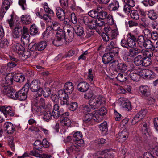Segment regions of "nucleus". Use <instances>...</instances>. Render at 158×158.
<instances>
[{"instance_id": "nucleus-1", "label": "nucleus", "mask_w": 158, "mask_h": 158, "mask_svg": "<svg viewBox=\"0 0 158 158\" xmlns=\"http://www.w3.org/2000/svg\"><path fill=\"white\" fill-rule=\"evenodd\" d=\"M65 36V32L64 30L60 29L58 30L56 34V38L52 42L53 44L56 46L61 45L64 40L67 41Z\"/></svg>"}, {"instance_id": "nucleus-2", "label": "nucleus", "mask_w": 158, "mask_h": 158, "mask_svg": "<svg viewBox=\"0 0 158 158\" xmlns=\"http://www.w3.org/2000/svg\"><path fill=\"white\" fill-rule=\"evenodd\" d=\"M105 102L104 99L100 96H96L90 99L88 103L93 110H95L99 108L100 105Z\"/></svg>"}, {"instance_id": "nucleus-3", "label": "nucleus", "mask_w": 158, "mask_h": 158, "mask_svg": "<svg viewBox=\"0 0 158 158\" xmlns=\"http://www.w3.org/2000/svg\"><path fill=\"white\" fill-rule=\"evenodd\" d=\"M2 87L1 90L3 93L9 97L14 99H15L16 92L12 87L10 86L5 85L4 83H1V85Z\"/></svg>"}, {"instance_id": "nucleus-4", "label": "nucleus", "mask_w": 158, "mask_h": 158, "mask_svg": "<svg viewBox=\"0 0 158 158\" xmlns=\"http://www.w3.org/2000/svg\"><path fill=\"white\" fill-rule=\"evenodd\" d=\"M111 64L115 71L124 72L127 69V66L125 63L119 61L117 60H113Z\"/></svg>"}, {"instance_id": "nucleus-5", "label": "nucleus", "mask_w": 158, "mask_h": 158, "mask_svg": "<svg viewBox=\"0 0 158 158\" xmlns=\"http://www.w3.org/2000/svg\"><path fill=\"white\" fill-rule=\"evenodd\" d=\"M117 51L116 50H113L112 52H109L105 53L103 56L102 61L103 63L105 64H107L112 60L114 58L115 56L118 55Z\"/></svg>"}, {"instance_id": "nucleus-6", "label": "nucleus", "mask_w": 158, "mask_h": 158, "mask_svg": "<svg viewBox=\"0 0 158 158\" xmlns=\"http://www.w3.org/2000/svg\"><path fill=\"white\" fill-rule=\"evenodd\" d=\"M0 111L3 113L6 117L8 115L13 117L15 114L14 109L10 106L6 107L5 106H0Z\"/></svg>"}, {"instance_id": "nucleus-7", "label": "nucleus", "mask_w": 158, "mask_h": 158, "mask_svg": "<svg viewBox=\"0 0 158 158\" xmlns=\"http://www.w3.org/2000/svg\"><path fill=\"white\" fill-rule=\"evenodd\" d=\"M147 112V110L144 109L139 111L133 119L132 121V124L134 125L140 121L145 116Z\"/></svg>"}, {"instance_id": "nucleus-8", "label": "nucleus", "mask_w": 158, "mask_h": 158, "mask_svg": "<svg viewBox=\"0 0 158 158\" xmlns=\"http://www.w3.org/2000/svg\"><path fill=\"white\" fill-rule=\"evenodd\" d=\"M147 112V110L144 109L139 111L133 119L132 121V124L134 125L140 121L145 116Z\"/></svg>"}, {"instance_id": "nucleus-9", "label": "nucleus", "mask_w": 158, "mask_h": 158, "mask_svg": "<svg viewBox=\"0 0 158 158\" xmlns=\"http://www.w3.org/2000/svg\"><path fill=\"white\" fill-rule=\"evenodd\" d=\"M147 112V110L144 109L139 111L133 119L132 121V124L134 125L140 121L145 116Z\"/></svg>"}, {"instance_id": "nucleus-10", "label": "nucleus", "mask_w": 158, "mask_h": 158, "mask_svg": "<svg viewBox=\"0 0 158 158\" xmlns=\"http://www.w3.org/2000/svg\"><path fill=\"white\" fill-rule=\"evenodd\" d=\"M136 41L123 39L121 42V45L125 48L128 49L129 48H132L135 46Z\"/></svg>"}, {"instance_id": "nucleus-11", "label": "nucleus", "mask_w": 158, "mask_h": 158, "mask_svg": "<svg viewBox=\"0 0 158 158\" xmlns=\"http://www.w3.org/2000/svg\"><path fill=\"white\" fill-rule=\"evenodd\" d=\"M139 94L143 98L149 97L151 95V90L147 85H141L139 88Z\"/></svg>"}, {"instance_id": "nucleus-12", "label": "nucleus", "mask_w": 158, "mask_h": 158, "mask_svg": "<svg viewBox=\"0 0 158 158\" xmlns=\"http://www.w3.org/2000/svg\"><path fill=\"white\" fill-rule=\"evenodd\" d=\"M14 28L13 36L14 38H18L22 35L23 28L21 24H17Z\"/></svg>"}, {"instance_id": "nucleus-13", "label": "nucleus", "mask_w": 158, "mask_h": 158, "mask_svg": "<svg viewBox=\"0 0 158 158\" xmlns=\"http://www.w3.org/2000/svg\"><path fill=\"white\" fill-rule=\"evenodd\" d=\"M40 83L38 80H34L30 83V90L32 92H39V89L41 88L40 87Z\"/></svg>"}, {"instance_id": "nucleus-14", "label": "nucleus", "mask_w": 158, "mask_h": 158, "mask_svg": "<svg viewBox=\"0 0 158 158\" xmlns=\"http://www.w3.org/2000/svg\"><path fill=\"white\" fill-rule=\"evenodd\" d=\"M136 54V52L133 49H130L129 51V52L127 54H124L125 55L123 58V59L125 61L130 62L131 61L132 58Z\"/></svg>"}, {"instance_id": "nucleus-15", "label": "nucleus", "mask_w": 158, "mask_h": 158, "mask_svg": "<svg viewBox=\"0 0 158 158\" xmlns=\"http://www.w3.org/2000/svg\"><path fill=\"white\" fill-rule=\"evenodd\" d=\"M4 128L8 134H11L14 133L15 128L13 124L10 122H5L3 125Z\"/></svg>"}, {"instance_id": "nucleus-16", "label": "nucleus", "mask_w": 158, "mask_h": 158, "mask_svg": "<svg viewBox=\"0 0 158 158\" xmlns=\"http://www.w3.org/2000/svg\"><path fill=\"white\" fill-rule=\"evenodd\" d=\"M83 121L85 123H90L91 120H94L96 122H98V120L96 117H94V115L92 114H85L82 118Z\"/></svg>"}, {"instance_id": "nucleus-17", "label": "nucleus", "mask_w": 158, "mask_h": 158, "mask_svg": "<svg viewBox=\"0 0 158 158\" xmlns=\"http://www.w3.org/2000/svg\"><path fill=\"white\" fill-rule=\"evenodd\" d=\"M79 148L75 144H72L69 145L66 148V151L67 153L69 155L73 153H75L79 152Z\"/></svg>"}, {"instance_id": "nucleus-18", "label": "nucleus", "mask_w": 158, "mask_h": 158, "mask_svg": "<svg viewBox=\"0 0 158 158\" xmlns=\"http://www.w3.org/2000/svg\"><path fill=\"white\" fill-rule=\"evenodd\" d=\"M89 88V84L86 82H80L77 85V89L81 92H85L88 90Z\"/></svg>"}, {"instance_id": "nucleus-19", "label": "nucleus", "mask_w": 158, "mask_h": 158, "mask_svg": "<svg viewBox=\"0 0 158 158\" xmlns=\"http://www.w3.org/2000/svg\"><path fill=\"white\" fill-rule=\"evenodd\" d=\"M119 5L118 2L116 0H114L107 7L110 11H115L118 10Z\"/></svg>"}, {"instance_id": "nucleus-20", "label": "nucleus", "mask_w": 158, "mask_h": 158, "mask_svg": "<svg viewBox=\"0 0 158 158\" xmlns=\"http://www.w3.org/2000/svg\"><path fill=\"white\" fill-rule=\"evenodd\" d=\"M64 90L65 92L70 94L74 90L73 85L70 82H66L64 86Z\"/></svg>"}, {"instance_id": "nucleus-21", "label": "nucleus", "mask_w": 158, "mask_h": 158, "mask_svg": "<svg viewBox=\"0 0 158 158\" xmlns=\"http://www.w3.org/2000/svg\"><path fill=\"white\" fill-rule=\"evenodd\" d=\"M56 14L58 18L61 21H63L65 18V13L62 8L57 7L56 10Z\"/></svg>"}, {"instance_id": "nucleus-22", "label": "nucleus", "mask_w": 158, "mask_h": 158, "mask_svg": "<svg viewBox=\"0 0 158 158\" xmlns=\"http://www.w3.org/2000/svg\"><path fill=\"white\" fill-rule=\"evenodd\" d=\"M31 110L33 111L37 112L40 115H42L46 112L45 106H32Z\"/></svg>"}, {"instance_id": "nucleus-23", "label": "nucleus", "mask_w": 158, "mask_h": 158, "mask_svg": "<svg viewBox=\"0 0 158 158\" xmlns=\"http://www.w3.org/2000/svg\"><path fill=\"white\" fill-rule=\"evenodd\" d=\"M33 48H35L36 50L41 51L45 49L47 45L46 42L45 41H42L34 45Z\"/></svg>"}, {"instance_id": "nucleus-24", "label": "nucleus", "mask_w": 158, "mask_h": 158, "mask_svg": "<svg viewBox=\"0 0 158 158\" xmlns=\"http://www.w3.org/2000/svg\"><path fill=\"white\" fill-rule=\"evenodd\" d=\"M27 93L25 92H23V89L16 92V98L15 99H18L20 101L25 100L27 98L26 95Z\"/></svg>"}, {"instance_id": "nucleus-25", "label": "nucleus", "mask_w": 158, "mask_h": 158, "mask_svg": "<svg viewBox=\"0 0 158 158\" xmlns=\"http://www.w3.org/2000/svg\"><path fill=\"white\" fill-rule=\"evenodd\" d=\"M61 113L59 110V107L58 105L55 104L54 105L53 111L52 114L53 117L55 118H59Z\"/></svg>"}, {"instance_id": "nucleus-26", "label": "nucleus", "mask_w": 158, "mask_h": 158, "mask_svg": "<svg viewBox=\"0 0 158 158\" xmlns=\"http://www.w3.org/2000/svg\"><path fill=\"white\" fill-rule=\"evenodd\" d=\"M129 78V74L127 73H119L116 77L117 79L120 82H124Z\"/></svg>"}, {"instance_id": "nucleus-27", "label": "nucleus", "mask_w": 158, "mask_h": 158, "mask_svg": "<svg viewBox=\"0 0 158 158\" xmlns=\"http://www.w3.org/2000/svg\"><path fill=\"white\" fill-rule=\"evenodd\" d=\"M10 6L9 1L8 0H5L2 3L0 15H3V13H6Z\"/></svg>"}, {"instance_id": "nucleus-28", "label": "nucleus", "mask_w": 158, "mask_h": 158, "mask_svg": "<svg viewBox=\"0 0 158 158\" xmlns=\"http://www.w3.org/2000/svg\"><path fill=\"white\" fill-rule=\"evenodd\" d=\"M144 57L141 55H138L134 59L135 64L137 66H142Z\"/></svg>"}, {"instance_id": "nucleus-29", "label": "nucleus", "mask_w": 158, "mask_h": 158, "mask_svg": "<svg viewBox=\"0 0 158 158\" xmlns=\"http://www.w3.org/2000/svg\"><path fill=\"white\" fill-rule=\"evenodd\" d=\"M13 74L12 73H8L5 77V82L6 85L9 86L12 85L13 82Z\"/></svg>"}, {"instance_id": "nucleus-30", "label": "nucleus", "mask_w": 158, "mask_h": 158, "mask_svg": "<svg viewBox=\"0 0 158 158\" xmlns=\"http://www.w3.org/2000/svg\"><path fill=\"white\" fill-rule=\"evenodd\" d=\"M34 105L33 106H45V101L44 99L40 98L39 99V98L36 97L34 100Z\"/></svg>"}, {"instance_id": "nucleus-31", "label": "nucleus", "mask_w": 158, "mask_h": 158, "mask_svg": "<svg viewBox=\"0 0 158 158\" xmlns=\"http://www.w3.org/2000/svg\"><path fill=\"white\" fill-rule=\"evenodd\" d=\"M111 149H106L101 151L100 154L101 155H104L106 158H113L114 154L111 152Z\"/></svg>"}, {"instance_id": "nucleus-32", "label": "nucleus", "mask_w": 158, "mask_h": 158, "mask_svg": "<svg viewBox=\"0 0 158 158\" xmlns=\"http://www.w3.org/2000/svg\"><path fill=\"white\" fill-rule=\"evenodd\" d=\"M74 31L76 35L79 36H83L84 34V29L82 26L78 25L75 27Z\"/></svg>"}, {"instance_id": "nucleus-33", "label": "nucleus", "mask_w": 158, "mask_h": 158, "mask_svg": "<svg viewBox=\"0 0 158 158\" xmlns=\"http://www.w3.org/2000/svg\"><path fill=\"white\" fill-rule=\"evenodd\" d=\"M135 71H131L130 72L129 74L131 79L135 81H137L139 80L141 77L139 72H135Z\"/></svg>"}, {"instance_id": "nucleus-34", "label": "nucleus", "mask_w": 158, "mask_h": 158, "mask_svg": "<svg viewBox=\"0 0 158 158\" xmlns=\"http://www.w3.org/2000/svg\"><path fill=\"white\" fill-rule=\"evenodd\" d=\"M29 154L36 157H41L42 158H49L51 156L50 155L45 154H40L38 152L35 151H31L29 152Z\"/></svg>"}, {"instance_id": "nucleus-35", "label": "nucleus", "mask_w": 158, "mask_h": 158, "mask_svg": "<svg viewBox=\"0 0 158 158\" xmlns=\"http://www.w3.org/2000/svg\"><path fill=\"white\" fill-rule=\"evenodd\" d=\"M14 51L18 54H22L24 50V47L19 44H16L13 46Z\"/></svg>"}, {"instance_id": "nucleus-36", "label": "nucleus", "mask_w": 158, "mask_h": 158, "mask_svg": "<svg viewBox=\"0 0 158 158\" xmlns=\"http://www.w3.org/2000/svg\"><path fill=\"white\" fill-rule=\"evenodd\" d=\"M99 128L101 131L104 135H106L107 134L108 128L107 123L106 122L104 121L103 123H101L99 126Z\"/></svg>"}, {"instance_id": "nucleus-37", "label": "nucleus", "mask_w": 158, "mask_h": 158, "mask_svg": "<svg viewBox=\"0 0 158 158\" xmlns=\"http://www.w3.org/2000/svg\"><path fill=\"white\" fill-rule=\"evenodd\" d=\"M24 79V76L21 74L19 73L13 76V80L17 82L20 83L23 82Z\"/></svg>"}, {"instance_id": "nucleus-38", "label": "nucleus", "mask_w": 158, "mask_h": 158, "mask_svg": "<svg viewBox=\"0 0 158 158\" xmlns=\"http://www.w3.org/2000/svg\"><path fill=\"white\" fill-rule=\"evenodd\" d=\"M39 92H41L44 97H48L51 94V90L48 87H45L44 89L41 88Z\"/></svg>"}, {"instance_id": "nucleus-39", "label": "nucleus", "mask_w": 158, "mask_h": 158, "mask_svg": "<svg viewBox=\"0 0 158 158\" xmlns=\"http://www.w3.org/2000/svg\"><path fill=\"white\" fill-rule=\"evenodd\" d=\"M115 42L113 41H111L110 42V44L107 46L106 49L107 51H109V52H112L113 50H116L117 52V54L118 52V48L115 47Z\"/></svg>"}, {"instance_id": "nucleus-40", "label": "nucleus", "mask_w": 158, "mask_h": 158, "mask_svg": "<svg viewBox=\"0 0 158 158\" xmlns=\"http://www.w3.org/2000/svg\"><path fill=\"white\" fill-rule=\"evenodd\" d=\"M151 73V70L148 69H143L139 72L140 75L143 78H148Z\"/></svg>"}, {"instance_id": "nucleus-41", "label": "nucleus", "mask_w": 158, "mask_h": 158, "mask_svg": "<svg viewBox=\"0 0 158 158\" xmlns=\"http://www.w3.org/2000/svg\"><path fill=\"white\" fill-rule=\"evenodd\" d=\"M21 20L23 23L26 24H29L31 21L30 16L28 15H22L21 17Z\"/></svg>"}, {"instance_id": "nucleus-42", "label": "nucleus", "mask_w": 158, "mask_h": 158, "mask_svg": "<svg viewBox=\"0 0 158 158\" xmlns=\"http://www.w3.org/2000/svg\"><path fill=\"white\" fill-rule=\"evenodd\" d=\"M147 15L148 17L152 20H155L157 18V14L153 10H151L148 11Z\"/></svg>"}, {"instance_id": "nucleus-43", "label": "nucleus", "mask_w": 158, "mask_h": 158, "mask_svg": "<svg viewBox=\"0 0 158 158\" xmlns=\"http://www.w3.org/2000/svg\"><path fill=\"white\" fill-rule=\"evenodd\" d=\"M98 18H96V21H100V20H104L106 19L107 15V13L103 11L98 12Z\"/></svg>"}, {"instance_id": "nucleus-44", "label": "nucleus", "mask_w": 158, "mask_h": 158, "mask_svg": "<svg viewBox=\"0 0 158 158\" xmlns=\"http://www.w3.org/2000/svg\"><path fill=\"white\" fill-rule=\"evenodd\" d=\"M34 148L32 151H36V150H38L40 151H41V149L43 148L42 142L39 140H37L35 142L34 144Z\"/></svg>"}, {"instance_id": "nucleus-45", "label": "nucleus", "mask_w": 158, "mask_h": 158, "mask_svg": "<svg viewBox=\"0 0 158 158\" xmlns=\"http://www.w3.org/2000/svg\"><path fill=\"white\" fill-rule=\"evenodd\" d=\"M131 17L136 20H138L139 19V15L138 11L135 10H132L130 13Z\"/></svg>"}, {"instance_id": "nucleus-46", "label": "nucleus", "mask_w": 158, "mask_h": 158, "mask_svg": "<svg viewBox=\"0 0 158 158\" xmlns=\"http://www.w3.org/2000/svg\"><path fill=\"white\" fill-rule=\"evenodd\" d=\"M142 130L143 132L145 135L148 134V131L149 128V126L145 122L143 123L141 125Z\"/></svg>"}, {"instance_id": "nucleus-47", "label": "nucleus", "mask_w": 158, "mask_h": 158, "mask_svg": "<svg viewBox=\"0 0 158 158\" xmlns=\"http://www.w3.org/2000/svg\"><path fill=\"white\" fill-rule=\"evenodd\" d=\"M30 35L29 34L22 35L21 37V41L24 45H27L29 42Z\"/></svg>"}, {"instance_id": "nucleus-48", "label": "nucleus", "mask_w": 158, "mask_h": 158, "mask_svg": "<svg viewBox=\"0 0 158 158\" xmlns=\"http://www.w3.org/2000/svg\"><path fill=\"white\" fill-rule=\"evenodd\" d=\"M141 53L143 57L147 58H150L153 56V53L151 51H148L146 50H142Z\"/></svg>"}, {"instance_id": "nucleus-49", "label": "nucleus", "mask_w": 158, "mask_h": 158, "mask_svg": "<svg viewBox=\"0 0 158 158\" xmlns=\"http://www.w3.org/2000/svg\"><path fill=\"white\" fill-rule=\"evenodd\" d=\"M145 48L146 49H151L153 51L154 50L155 48V45L153 44V43L148 39L147 40Z\"/></svg>"}, {"instance_id": "nucleus-50", "label": "nucleus", "mask_w": 158, "mask_h": 158, "mask_svg": "<svg viewBox=\"0 0 158 158\" xmlns=\"http://www.w3.org/2000/svg\"><path fill=\"white\" fill-rule=\"evenodd\" d=\"M38 29L35 24L32 25L30 27V32L32 35H35L38 32Z\"/></svg>"}, {"instance_id": "nucleus-51", "label": "nucleus", "mask_w": 158, "mask_h": 158, "mask_svg": "<svg viewBox=\"0 0 158 158\" xmlns=\"http://www.w3.org/2000/svg\"><path fill=\"white\" fill-rule=\"evenodd\" d=\"M82 133L80 131H77L75 132L73 135V139L74 141L77 140L82 138Z\"/></svg>"}, {"instance_id": "nucleus-52", "label": "nucleus", "mask_w": 158, "mask_h": 158, "mask_svg": "<svg viewBox=\"0 0 158 158\" xmlns=\"http://www.w3.org/2000/svg\"><path fill=\"white\" fill-rule=\"evenodd\" d=\"M106 140L103 138L98 139L96 140L95 145L97 148H100L102 145V144L106 143Z\"/></svg>"}, {"instance_id": "nucleus-53", "label": "nucleus", "mask_w": 158, "mask_h": 158, "mask_svg": "<svg viewBox=\"0 0 158 158\" xmlns=\"http://www.w3.org/2000/svg\"><path fill=\"white\" fill-rule=\"evenodd\" d=\"M44 5V9L45 12L52 15H54V13L52 10L48 7V4L45 2Z\"/></svg>"}, {"instance_id": "nucleus-54", "label": "nucleus", "mask_w": 158, "mask_h": 158, "mask_svg": "<svg viewBox=\"0 0 158 158\" xmlns=\"http://www.w3.org/2000/svg\"><path fill=\"white\" fill-rule=\"evenodd\" d=\"M120 139H122L123 141H125L128 137V133L125 131H123L119 134Z\"/></svg>"}, {"instance_id": "nucleus-55", "label": "nucleus", "mask_w": 158, "mask_h": 158, "mask_svg": "<svg viewBox=\"0 0 158 158\" xmlns=\"http://www.w3.org/2000/svg\"><path fill=\"white\" fill-rule=\"evenodd\" d=\"M52 114L50 111H47L43 117V119L48 122L52 119Z\"/></svg>"}, {"instance_id": "nucleus-56", "label": "nucleus", "mask_w": 158, "mask_h": 158, "mask_svg": "<svg viewBox=\"0 0 158 158\" xmlns=\"http://www.w3.org/2000/svg\"><path fill=\"white\" fill-rule=\"evenodd\" d=\"M98 12L95 9L92 10L88 13V14L90 17L96 18L98 15Z\"/></svg>"}, {"instance_id": "nucleus-57", "label": "nucleus", "mask_w": 158, "mask_h": 158, "mask_svg": "<svg viewBox=\"0 0 158 158\" xmlns=\"http://www.w3.org/2000/svg\"><path fill=\"white\" fill-rule=\"evenodd\" d=\"M64 120H61L60 122L63 126H66L68 127L70 126L71 123V120L68 118H65Z\"/></svg>"}, {"instance_id": "nucleus-58", "label": "nucleus", "mask_w": 158, "mask_h": 158, "mask_svg": "<svg viewBox=\"0 0 158 158\" xmlns=\"http://www.w3.org/2000/svg\"><path fill=\"white\" fill-rule=\"evenodd\" d=\"M118 34V32L117 29H112L110 32H109V35L111 37V40L115 38Z\"/></svg>"}, {"instance_id": "nucleus-59", "label": "nucleus", "mask_w": 158, "mask_h": 158, "mask_svg": "<svg viewBox=\"0 0 158 158\" xmlns=\"http://www.w3.org/2000/svg\"><path fill=\"white\" fill-rule=\"evenodd\" d=\"M151 64L152 60L151 58H147L144 57L142 66L147 67L150 65Z\"/></svg>"}, {"instance_id": "nucleus-60", "label": "nucleus", "mask_w": 158, "mask_h": 158, "mask_svg": "<svg viewBox=\"0 0 158 158\" xmlns=\"http://www.w3.org/2000/svg\"><path fill=\"white\" fill-rule=\"evenodd\" d=\"M77 103L76 102H73L69 105V108L71 111L75 110L77 108Z\"/></svg>"}, {"instance_id": "nucleus-61", "label": "nucleus", "mask_w": 158, "mask_h": 158, "mask_svg": "<svg viewBox=\"0 0 158 158\" xmlns=\"http://www.w3.org/2000/svg\"><path fill=\"white\" fill-rule=\"evenodd\" d=\"M67 32L68 33V36L66 39H68L69 42H71L74 38V33L72 32L70 29L67 30Z\"/></svg>"}, {"instance_id": "nucleus-62", "label": "nucleus", "mask_w": 158, "mask_h": 158, "mask_svg": "<svg viewBox=\"0 0 158 158\" xmlns=\"http://www.w3.org/2000/svg\"><path fill=\"white\" fill-rule=\"evenodd\" d=\"M83 21L85 24L87 26L89 24L94 23L95 21L92 20L91 18H88L87 17L83 18Z\"/></svg>"}, {"instance_id": "nucleus-63", "label": "nucleus", "mask_w": 158, "mask_h": 158, "mask_svg": "<svg viewBox=\"0 0 158 158\" xmlns=\"http://www.w3.org/2000/svg\"><path fill=\"white\" fill-rule=\"evenodd\" d=\"M97 112L101 116H104L107 114L106 108L103 107L97 110Z\"/></svg>"}, {"instance_id": "nucleus-64", "label": "nucleus", "mask_w": 158, "mask_h": 158, "mask_svg": "<svg viewBox=\"0 0 158 158\" xmlns=\"http://www.w3.org/2000/svg\"><path fill=\"white\" fill-rule=\"evenodd\" d=\"M128 23L129 27L131 28L134 27H136L138 25V23L135 20H130L128 21Z\"/></svg>"}]
</instances>
